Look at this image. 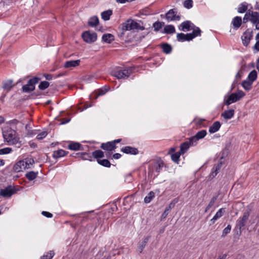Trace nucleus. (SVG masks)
<instances>
[{
  "instance_id": "f257e3e1",
  "label": "nucleus",
  "mask_w": 259,
  "mask_h": 259,
  "mask_svg": "<svg viewBox=\"0 0 259 259\" xmlns=\"http://www.w3.org/2000/svg\"><path fill=\"white\" fill-rule=\"evenodd\" d=\"M4 139L10 145H16L19 142L20 138L16 132L9 128L3 132Z\"/></svg>"
},
{
  "instance_id": "f03ea898",
  "label": "nucleus",
  "mask_w": 259,
  "mask_h": 259,
  "mask_svg": "<svg viewBox=\"0 0 259 259\" xmlns=\"http://www.w3.org/2000/svg\"><path fill=\"white\" fill-rule=\"evenodd\" d=\"M122 29L123 30L127 31L133 29L143 30L144 28L137 22L132 19H128L122 23Z\"/></svg>"
},
{
  "instance_id": "7ed1b4c3",
  "label": "nucleus",
  "mask_w": 259,
  "mask_h": 259,
  "mask_svg": "<svg viewBox=\"0 0 259 259\" xmlns=\"http://www.w3.org/2000/svg\"><path fill=\"white\" fill-rule=\"evenodd\" d=\"M245 96V93L241 90H238L234 93L231 94L228 96L226 101V104L229 105L231 104L236 102L243 98Z\"/></svg>"
},
{
  "instance_id": "20e7f679",
  "label": "nucleus",
  "mask_w": 259,
  "mask_h": 259,
  "mask_svg": "<svg viewBox=\"0 0 259 259\" xmlns=\"http://www.w3.org/2000/svg\"><path fill=\"white\" fill-rule=\"evenodd\" d=\"M131 73L132 69H127L123 70L113 71L112 75L118 79H124L128 77Z\"/></svg>"
},
{
  "instance_id": "39448f33",
  "label": "nucleus",
  "mask_w": 259,
  "mask_h": 259,
  "mask_svg": "<svg viewBox=\"0 0 259 259\" xmlns=\"http://www.w3.org/2000/svg\"><path fill=\"white\" fill-rule=\"evenodd\" d=\"M39 79L37 77H34L30 79L27 84L24 85L22 87L23 91L24 92H29L33 91L35 89L34 85L37 83Z\"/></svg>"
},
{
  "instance_id": "423d86ee",
  "label": "nucleus",
  "mask_w": 259,
  "mask_h": 259,
  "mask_svg": "<svg viewBox=\"0 0 259 259\" xmlns=\"http://www.w3.org/2000/svg\"><path fill=\"white\" fill-rule=\"evenodd\" d=\"M82 37L84 41L91 44L97 40V36L95 32L85 31L82 34Z\"/></svg>"
},
{
  "instance_id": "0eeeda50",
  "label": "nucleus",
  "mask_w": 259,
  "mask_h": 259,
  "mask_svg": "<svg viewBox=\"0 0 259 259\" xmlns=\"http://www.w3.org/2000/svg\"><path fill=\"white\" fill-rule=\"evenodd\" d=\"M250 213L247 211L244 212L243 216L238 219L236 222V225L240 230L246 224L247 220H248Z\"/></svg>"
},
{
  "instance_id": "6e6552de",
  "label": "nucleus",
  "mask_w": 259,
  "mask_h": 259,
  "mask_svg": "<svg viewBox=\"0 0 259 259\" xmlns=\"http://www.w3.org/2000/svg\"><path fill=\"white\" fill-rule=\"evenodd\" d=\"M177 11L175 9H172L168 11L166 14V19L168 21L180 20V16L177 15Z\"/></svg>"
},
{
  "instance_id": "1a4fd4ad",
  "label": "nucleus",
  "mask_w": 259,
  "mask_h": 259,
  "mask_svg": "<svg viewBox=\"0 0 259 259\" xmlns=\"http://www.w3.org/2000/svg\"><path fill=\"white\" fill-rule=\"evenodd\" d=\"M14 193V189L11 186H9L5 189H1L0 191V195L4 197H10Z\"/></svg>"
},
{
  "instance_id": "9d476101",
  "label": "nucleus",
  "mask_w": 259,
  "mask_h": 259,
  "mask_svg": "<svg viewBox=\"0 0 259 259\" xmlns=\"http://www.w3.org/2000/svg\"><path fill=\"white\" fill-rule=\"evenodd\" d=\"M207 133L205 130H201L198 132L195 136L192 137L191 138V142H192V145L196 144L197 141L203 138L206 135Z\"/></svg>"
},
{
  "instance_id": "9b49d317",
  "label": "nucleus",
  "mask_w": 259,
  "mask_h": 259,
  "mask_svg": "<svg viewBox=\"0 0 259 259\" xmlns=\"http://www.w3.org/2000/svg\"><path fill=\"white\" fill-rule=\"evenodd\" d=\"M251 22L255 25V28L259 29V13L257 12L251 11Z\"/></svg>"
},
{
  "instance_id": "f8f14e48",
  "label": "nucleus",
  "mask_w": 259,
  "mask_h": 259,
  "mask_svg": "<svg viewBox=\"0 0 259 259\" xmlns=\"http://www.w3.org/2000/svg\"><path fill=\"white\" fill-rule=\"evenodd\" d=\"M252 37V35L249 32L246 31L243 34L241 39L244 46H247L249 44Z\"/></svg>"
},
{
  "instance_id": "ddd939ff",
  "label": "nucleus",
  "mask_w": 259,
  "mask_h": 259,
  "mask_svg": "<svg viewBox=\"0 0 259 259\" xmlns=\"http://www.w3.org/2000/svg\"><path fill=\"white\" fill-rule=\"evenodd\" d=\"M24 164V161H19L14 166V171L18 172L25 169L26 168V165Z\"/></svg>"
},
{
  "instance_id": "4468645a",
  "label": "nucleus",
  "mask_w": 259,
  "mask_h": 259,
  "mask_svg": "<svg viewBox=\"0 0 259 259\" xmlns=\"http://www.w3.org/2000/svg\"><path fill=\"white\" fill-rule=\"evenodd\" d=\"M194 36L189 33L185 34L184 33H181L177 34V39L179 41H183L185 40H192Z\"/></svg>"
},
{
  "instance_id": "2eb2a0df",
  "label": "nucleus",
  "mask_w": 259,
  "mask_h": 259,
  "mask_svg": "<svg viewBox=\"0 0 259 259\" xmlns=\"http://www.w3.org/2000/svg\"><path fill=\"white\" fill-rule=\"evenodd\" d=\"M121 150L122 152L125 153L134 155L137 154L139 152L137 149L130 146H126L124 148H122Z\"/></svg>"
},
{
  "instance_id": "dca6fc26",
  "label": "nucleus",
  "mask_w": 259,
  "mask_h": 259,
  "mask_svg": "<svg viewBox=\"0 0 259 259\" xmlns=\"http://www.w3.org/2000/svg\"><path fill=\"white\" fill-rule=\"evenodd\" d=\"M190 145H193L192 142H191V138L190 139V140L189 141L185 142L181 144L180 152L182 154H184L186 152V151L188 149Z\"/></svg>"
},
{
  "instance_id": "f3484780",
  "label": "nucleus",
  "mask_w": 259,
  "mask_h": 259,
  "mask_svg": "<svg viewBox=\"0 0 259 259\" xmlns=\"http://www.w3.org/2000/svg\"><path fill=\"white\" fill-rule=\"evenodd\" d=\"M222 162L220 161L218 163V164L215 166L213 167L212 169V171L210 175V177H211L212 178L215 177L219 172L221 168L222 167Z\"/></svg>"
},
{
  "instance_id": "a211bd4d",
  "label": "nucleus",
  "mask_w": 259,
  "mask_h": 259,
  "mask_svg": "<svg viewBox=\"0 0 259 259\" xmlns=\"http://www.w3.org/2000/svg\"><path fill=\"white\" fill-rule=\"evenodd\" d=\"M149 237H146L139 243L138 246V251L139 253H141L143 251L149 240Z\"/></svg>"
},
{
  "instance_id": "6ab92c4d",
  "label": "nucleus",
  "mask_w": 259,
  "mask_h": 259,
  "mask_svg": "<svg viewBox=\"0 0 259 259\" xmlns=\"http://www.w3.org/2000/svg\"><path fill=\"white\" fill-rule=\"evenodd\" d=\"M80 62L79 60L68 61L65 62L64 67L65 68L74 67L79 65Z\"/></svg>"
},
{
  "instance_id": "aec40b11",
  "label": "nucleus",
  "mask_w": 259,
  "mask_h": 259,
  "mask_svg": "<svg viewBox=\"0 0 259 259\" xmlns=\"http://www.w3.org/2000/svg\"><path fill=\"white\" fill-rule=\"evenodd\" d=\"M101 148L105 150L112 151L115 148L114 143L108 142L107 143H103L101 145Z\"/></svg>"
},
{
  "instance_id": "412c9836",
  "label": "nucleus",
  "mask_w": 259,
  "mask_h": 259,
  "mask_svg": "<svg viewBox=\"0 0 259 259\" xmlns=\"http://www.w3.org/2000/svg\"><path fill=\"white\" fill-rule=\"evenodd\" d=\"M221 127V123L219 121L214 122L209 128V132L214 133L218 131Z\"/></svg>"
},
{
  "instance_id": "4be33fe9",
  "label": "nucleus",
  "mask_w": 259,
  "mask_h": 259,
  "mask_svg": "<svg viewBox=\"0 0 259 259\" xmlns=\"http://www.w3.org/2000/svg\"><path fill=\"white\" fill-rule=\"evenodd\" d=\"M225 210L224 208L220 209L215 213L213 218L210 220L211 224H213L219 218H220L224 213Z\"/></svg>"
},
{
  "instance_id": "5701e85b",
  "label": "nucleus",
  "mask_w": 259,
  "mask_h": 259,
  "mask_svg": "<svg viewBox=\"0 0 259 259\" xmlns=\"http://www.w3.org/2000/svg\"><path fill=\"white\" fill-rule=\"evenodd\" d=\"M234 110L233 109H229L223 113L222 114V116L226 119H230L234 116Z\"/></svg>"
},
{
  "instance_id": "b1692460",
  "label": "nucleus",
  "mask_w": 259,
  "mask_h": 259,
  "mask_svg": "<svg viewBox=\"0 0 259 259\" xmlns=\"http://www.w3.org/2000/svg\"><path fill=\"white\" fill-rule=\"evenodd\" d=\"M66 154H67V152L65 151H64L62 149H60L57 151H55L53 152V157L54 158H58L64 156Z\"/></svg>"
},
{
  "instance_id": "393cba45",
  "label": "nucleus",
  "mask_w": 259,
  "mask_h": 259,
  "mask_svg": "<svg viewBox=\"0 0 259 259\" xmlns=\"http://www.w3.org/2000/svg\"><path fill=\"white\" fill-rule=\"evenodd\" d=\"M252 83L251 81L246 79L242 82L241 85L245 91H249L251 89Z\"/></svg>"
},
{
  "instance_id": "a878e982",
  "label": "nucleus",
  "mask_w": 259,
  "mask_h": 259,
  "mask_svg": "<svg viewBox=\"0 0 259 259\" xmlns=\"http://www.w3.org/2000/svg\"><path fill=\"white\" fill-rule=\"evenodd\" d=\"M242 23V19L240 17L236 16L235 17L232 21V24L233 26L235 28H238Z\"/></svg>"
},
{
  "instance_id": "bb28decb",
  "label": "nucleus",
  "mask_w": 259,
  "mask_h": 259,
  "mask_svg": "<svg viewBox=\"0 0 259 259\" xmlns=\"http://www.w3.org/2000/svg\"><path fill=\"white\" fill-rule=\"evenodd\" d=\"M102 40L105 42L110 43L114 40V36L109 33L105 34L102 36Z\"/></svg>"
},
{
  "instance_id": "cd10ccee",
  "label": "nucleus",
  "mask_w": 259,
  "mask_h": 259,
  "mask_svg": "<svg viewBox=\"0 0 259 259\" xmlns=\"http://www.w3.org/2000/svg\"><path fill=\"white\" fill-rule=\"evenodd\" d=\"M14 85L13 80H8L4 82L3 88L7 91H9Z\"/></svg>"
},
{
  "instance_id": "c85d7f7f",
  "label": "nucleus",
  "mask_w": 259,
  "mask_h": 259,
  "mask_svg": "<svg viewBox=\"0 0 259 259\" xmlns=\"http://www.w3.org/2000/svg\"><path fill=\"white\" fill-rule=\"evenodd\" d=\"M98 23L99 19L96 16L91 17L88 21L89 25L92 27L96 26Z\"/></svg>"
},
{
  "instance_id": "c756f323",
  "label": "nucleus",
  "mask_w": 259,
  "mask_h": 259,
  "mask_svg": "<svg viewBox=\"0 0 259 259\" xmlns=\"http://www.w3.org/2000/svg\"><path fill=\"white\" fill-rule=\"evenodd\" d=\"M256 77H257V72L254 70H252V71H251L249 73L248 77H247V80L253 82L254 80H255V79H256Z\"/></svg>"
},
{
  "instance_id": "7c9ffc66",
  "label": "nucleus",
  "mask_w": 259,
  "mask_h": 259,
  "mask_svg": "<svg viewBox=\"0 0 259 259\" xmlns=\"http://www.w3.org/2000/svg\"><path fill=\"white\" fill-rule=\"evenodd\" d=\"M190 25L191 23L190 21H187L183 22L180 25L181 30L185 31L190 30Z\"/></svg>"
},
{
  "instance_id": "2f4dec72",
  "label": "nucleus",
  "mask_w": 259,
  "mask_h": 259,
  "mask_svg": "<svg viewBox=\"0 0 259 259\" xmlns=\"http://www.w3.org/2000/svg\"><path fill=\"white\" fill-rule=\"evenodd\" d=\"M112 14V11L111 10H107L106 11H104L101 14L102 18L106 21L110 19V16Z\"/></svg>"
},
{
  "instance_id": "473e14b6",
  "label": "nucleus",
  "mask_w": 259,
  "mask_h": 259,
  "mask_svg": "<svg viewBox=\"0 0 259 259\" xmlns=\"http://www.w3.org/2000/svg\"><path fill=\"white\" fill-rule=\"evenodd\" d=\"M97 162L100 165L105 167H109L111 165V163L107 159H97Z\"/></svg>"
},
{
  "instance_id": "72a5a7b5",
  "label": "nucleus",
  "mask_w": 259,
  "mask_h": 259,
  "mask_svg": "<svg viewBox=\"0 0 259 259\" xmlns=\"http://www.w3.org/2000/svg\"><path fill=\"white\" fill-rule=\"evenodd\" d=\"M247 4L246 3L241 4L238 8V12L239 13H243L247 10Z\"/></svg>"
},
{
  "instance_id": "f704fd0d",
  "label": "nucleus",
  "mask_w": 259,
  "mask_h": 259,
  "mask_svg": "<svg viewBox=\"0 0 259 259\" xmlns=\"http://www.w3.org/2000/svg\"><path fill=\"white\" fill-rule=\"evenodd\" d=\"M37 172H34L33 171H29L25 175L26 177L30 181L33 180L37 176Z\"/></svg>"
},
{
  "instance_id": "c9c22d12",
  "label": "nucleus",
  "mask_w": 259,
  "mask_h": 259,
  "mask_svg": "<svg viewBox=\"0 0 259 259\" xmlns=\"http://www.w3.org/2000/svg\"><path fill=\"white\" fill-rule=\"evenodd\" d=\"M154 196H155L154 193L153 191L150 192L148 194L147 196H146L145 197L144 202L146 203H149L152 200V199L154 197Z\"/></svg>"
},
{
  "instance_id": "e433bc0d",
  "label": "nucleus",
  "mask_w": 259,
  "mask_h": 259,
  "mask_svg": "<svg viewBox=\"0 0 259 259\" xmlns=\"http://www.w3.org/2000/svg\"><path fill=\"white\" fill-rule=\"evenodd\" d=\"M81 145L78 143L72 142L68 145V148L70 150H79Z\"/></svg>"
},
{
  "instance_id": "4c0bfd02",
  "label": "nucleus",
  "mask_w": 259,
  "mask_h": 259,
  "mask_svg": "<svg viewBox=\"0 0 259 259\" xmlns=\"http://www.w3.org/2000/svg\"><path fill=\"white\" fill-rule=\"evenodd\" d=\"M175 31V27L172 25H167L164 27V32L166 33H173Z\"/></svg>"
},
{
  "instance_id": "58836bf2",
  "label": "nucleus",
  "mask_w": 259,
  "mask_h": 259,
  "mask_svg": "<svg viewBox=\"0 0 259 259\" xmlns=\"http://www.w3.org/2000/svg\"><path fill=\"white\" fill-rule=\"evenodd\" d=\"M93 156L96 158H102L104 157V153L101 150H96L93 152Z\"/></svg>"
},
{
  "instance_id": "ea45409f",
  "label": "nucleus",
  "mask_w": 259,
  "mask_h": 259,
  "mask_svg": "<svg viewBox=\"0 0 259 259\" xmlns=\"http://www.w3.org/2000/svg\"><path fill=\"white\" fill-rule=\"evenodd\" d=\"M217 196H213L211 199L210 200L209 203H208V205L207 206L206 209L205 210V212H206L208 210H209L211 207H212L214 203L215 202L217 199Z\"/></svg>"
},
{
  "instance_id": "a19ab883",
  "label": "nucleus",
  "mask_w": 259,
  "mask_h": 259,
  "mask_svg": "<svg viewBox=\"0 0 259 259\" xmlns=\"http://www.w3.org/2000/svg\"><path fill=\"white\" fill-rule=\"evenodd\" d=\"M163 52L166 54H169L171 51V47L168 44H164L162 45Z\"/></svg>"
},
{
  "instance_id": "79ce46f5",
  "label": "nucleus",
  "mask_w": 259,
  "mask_h": 259,
  "mask_svg": "<svg viewBox=\"0 0 259 259\" xmlns=\"http://www.w3.org/2000/svg\"><path fill=\"white\" fill-rule=\"evenodd\" d=\"M181 154L182 153L180 152L172 154L171 156L172 160L175 162L178 163L179 158Z\"/></svg>"
},
{
  "instance_id": "37998d69",
  "label": "nucleus",
  "mask_w": 259,
  "mask_h": 259,
  "mask_svg": "<svg viewBox=\"0 0 259 259\" xmlns=\"http://www.w3.org/2000/svg\"><path fill=\"white\" fill-rule=\"evenodd\" d=\"M251 11H248L245 14L243 20L244 23H246L247 21H250L251 22Z\"/></svg>"
},
{
  "instance_id": "c03bdc74",
  "label": "nucleus",
  "mask_w": 259,
  "mask_h": 259,
  "mask_svg": "<svg viewBox=\"0 0 259 259\" xmlns=\"http://www.w3.org/2000/svg\"><path fill=\"white\" fill-rule=\"evenodd\" d=\"M49 82L47 81H41L38 85L40 90H44L47 89L49 86Z\"/></svg>"
},
{
  "instance_id": "a18cd8bd",
  "label": "nucleus",
  "mask_w": 259,
  "mask_h": 259,
  "mask_svg": "<svg viewBox=\"0 0 259 259\" xmlns=\"http://www.w3.org/2000/svg\"><path fill=\"white\" fill-rule=\"evenodd\" d=\"M12 151L11 148L7 147L0 149V155L10 153Z\"/></svg>"
},
{
  "instance_id": "49530a36",
  "label": "nucleus",
  "mask_w": 259,
  "mask_h": 259,
  "mask_svg": "<svg viewBox=\"0 0 259 259\" xmlns=\"http://www.w3.org/2000/svg\"><path fill=\"white\" fill-rule=\"evenodd\" d=\"M25 164L26 165V168H29L30 167V166L32 165L34 161L33 159L31 158H27L25 159V161H24Z\"/></svg>"
},
{
  "instance_id": "de8ad7c7",
  "label": "nucleus",
  "mask_w": 259,
  "mask_h": 259,
  "mask_svg": "<svg viewBox=\"0 0 259 259\" xmlns=\"http://www.w3.org/2000/svg\"><path fill=\"white\" fill-rule=\"evenodd\" d=\"M164 25L163 22H156L153 24V27L155 31H158Z\"/></svg>"
},
{
  "instance_id": "09e8293b",
  "label": "nucleus",
  "mask_w": 259,
  "mask_h": 259,
  "mask_svg": "<svg viewBox=\"0 0 259 259\" xmlns=\"http://www.w3.org/2000/svg\"><path fill=\"white\" fill-rule=\"evenodd\" d=\"M192 0H186L184 3V6L187 9H190L193 7Z\"/></svg>"
},
{
  "instance_id": "8fccbe9b",
  "label": "nucleus",
  "mask_w": 259,
  "mask_h": 259,
  "mask_svg": "<svg viewBox=\"0 0 259 259\" xmlns=\"http://www.w3.org/2000/svg\"><path fill=\"white\" fill-rule=\"evenodd\" d=\"M55 253L53 251H50L47 253L46 255H44L41 257V259H52L54 256Z\"/></svg>"
},
{
  "instance_id": "3c124183",
  "label": "nucleus",
  "mask_w": 259,
  "mask_h": 259,
  "mask_svg": "<svg viewBox=\"0 0 259 259\" xmlns=\"http://www.w3.org/2000/svg\"><path fill=\"white\" fill-rule=\"evenodd\" d=\"M107 91L108 90L106 89H100L98 90L95 99H97L100 96L104 95Z\"/></svg>"
},
{
  "instance_id": "603ef678",
  "label": "nucleus",
  "mask_w": 259,
  "mask_h": 259,
  "mask_svg": "<svg viewBox=\"0 0 259 259\" xmlns=\"http://www.w3.org/2000/svg\"><path fill=\"white\" fill-rule=\"evenodd\" d=\"M231 226L228 225L223 231L222 237H225L227 234L230 232Z\"/></svg>"
},
{
  "instance_id": "864d4df0",
  "label": "nucleus",
  "mask_w": 259,
  "mask_h": 259,
  "mask_svg": "<svg viewBox=\"0 0 259 259\" xmlns=\"http://www.w3.org/2000/svg\"><path fill=\"white\" fill-rule=\"evenodd\" d=\"M201 33L200 29L197 27L196 29H194L192 33H190L189 34H192L193 36H194V38L197 36L200 35Z\"/></svg>"
},
{
  "instance_id": "5fc2aeb1",
  "label": "nucleus",
  "mask_w": 259,
  "mask_h": 259,
  "mask_svg": "<svg viewBox=\"0 0 259 259\" xmlns=\"http://www.w3.org/2000/svg\"><path fill=\"white\" fill-rule=\"evenodd\" d=\"M47 135H48L47 132L46 131H44V132L40 133V134H39L38 135H37V136L36 137V139L38 140H42L44 138H45Z\"/></svg>"
},
{
  "instance_id": "6e6d98bb",
  "label": "nucleus",
  "mask_w": 259,
  "mask_h": 259,
  "mask_svg": "<svg viewBox=\"0 0 259 259\" xmlns=\"http://www.w3.org/2000/svg\"><path fill=\"white\" fill-rule=\"evenodd\" d=\"M163 163L162 162L157 163L155 167L156 170L159 172L160 171L161 168L163 166Z\"/></svg>"
},
{
  "instance_id": "4d7b16f0",
  "label": "nucleus",
  "mask_w": 259,
  "mask_h": 259,
  "mask_svg": "<svg viewBox=\"0 0 259 259\" xmlns=\"http://www.w3.org/2000/svg\"><path fill=\"white\" fill-rule=\"evenodd\" d=\"M178 202V199H174L169 204V206H168V207L167 208L168 209H169V210L170 209H171L172 207H174L175 205V204Z\"/></svg>"
},
{
  "instance_id": "13d9d810",
  "label": "nucleus",
  "mask_w": 259,
  "mask_h": 259,
  "mask_svg": "<svg viewBox=\"0 0 259 259\" xmlns=\"http://www.w3.org/2000/svg\"><path fill=\"white\" fill-rule=\"evenodd\" d=\"M42 214L47 218H52L53 217V214L49 212L43 211L41 212Z\"/></svg>"
},
{
  "instance_id": "bf43d9fd",
  "label": "nucleus",
  "mask_w": 259,
  "mask_h": 259,
  "mask_svg": "<svg viewBox=\"0 0 259 259\" xmlns=\"http://www.w3.org/2000/svg\"><path fill=\"white\" fill-rule=\"evenodd\" d=\"M169 211V209H168L167 208H166L165 209V211H164V212L163 213V214H162V217H163L164 218H166L168 214Z\"/></svg>"
},
{
  "instance_id": "052dcab7",
  "label": "nucleus",
  "mask_w": 259,
  "mask_h": 259,
  "mask_svg": "<svg viewBox=\"0 0 259 259\" xmlns=\"http://www.w3.org/2000/svg\"><path fill=\"white\" fill-rule=\"evenodd\" d=\"M45 77L47 80H51L53 78V75L49 74H45Z\"/></svg>"
},
{
  "instance_id": "680f3d73",
  "label": "nucleus",
  "mask_w": 259,
  "mask_h": 259,
  "mask_svg": "<svg viewBox=\"0 0 259 259\" xmlns=\"http://www.w3.org/2000/svg\"><path fill=\"white\" fill-rule=\"evenodd\" d=\"M121 156V155L119 153H115L113 155V157L114 159H116L120 158Z\"/></svg>"
},
{
  "instance_id": "e2e57ef3",
  "label": "nucleus",
  "mask_w": 259,
  "mask_h": 259,
  "mask_svg": "<svg viewBox=\"0 0 259 259\" xmlns=\"http://www.w3.org/2000/svg\"><path fill=\"white\" fill-rule=\"evenodd\" d=\"M254 47L255 49L259 51V40L256 41Z\"/></svg>"
},
{
  "instance_id": "0e129e2a",
  "label": "nucleus",
  "mask_w": 259,
  "mask_h": 259,
  "mask_svg": "<svg viewBox=\"0 0 259 259\" xmlns=\"http://www.w3.org/2000/svg\"><path fill=\"white\" fill-rule=\"evenodd\" d=\"M29 145L31 148H35L36 147V144L34 142H30L29 143Z\"/></svg>"
},
{
  "instance_id": "69168bd1",
  "label": "nucleus",
  "mask_w": 259,
  "mask_h": 259,
  "mask_svg": "<svg viewBox=\"0 0 259 259\" xmlns=\"http://www.w3.org/2000/svg\"><path fill=\"white\" fill-rule=\"evenodd\" d=\"M12 0H3L2 2L5 5H8L9 3H11Z\"/></svg>"
},
{
  "instance_id": "338daca9",
  "label": "nucleus",
  "mask_w": 259,
  "mask_h": 259,
  "mask_svg": "<svg viewBox=\"0 0 259 259\" xmlns=\"http://www.w3.org/2000/svg\"><path fill=\"white\" fill-rule=\"evenodd\" d=\"M4 122V118L3 117L0 116V124Z\"/></svg>"
},
{
  "instance_id": "774afa93",
  "label": "nucleus",
  "mask_w": 259,
  "mask_h": 259,
  "mask_svg": "<svg viewBox=\"0 0 259 259\" xmlns=\"http://www.w3.org/2000/svg\"><path fill=\"white\" fill-rule=\"evenodd\" d=\"M120 141H121V139H117V140H114V141L113 142H113V143H114V145H115L116 143H119Z\"/></svg>"
}]
</instances>
